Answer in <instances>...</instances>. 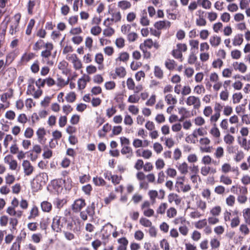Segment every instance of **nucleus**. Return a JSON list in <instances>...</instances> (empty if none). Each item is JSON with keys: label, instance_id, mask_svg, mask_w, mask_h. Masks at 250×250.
I'll use <instances>...</instances> for the list:
<instances>
[{"label": "nucleus", "instance_id": "obj_5", "mask_svg": "<svg viewBox=\"0 0 250 250\" xmlns=\"http://www.w3.org/2000/svg\"><path fill=\"white\" fill-rule=\"evenodd\" d=\"M221 171L223 173L226 174L229 172H233L236 174V176L239 174V171L238 167H231V165L228 163H224L221 167Z\"/></svg>", "mask_w": 250, "mask_h": 250}, {"label": "nucleus", "instance_id": "obj_7", "mask_svg": "<svg viewBox=\"0 0 250 250\" xmlns=\"http://www.w3.org/2000/svg\"><path fill=\"white\" fill-rule=\"evenodd\" d=\"M5 163L9 165V169L12 170H15L18 167V163L17 161L13 159L11 155H6L4 158Z\"/></svg>", "mask_w": 250, "mask_h": 250}, {"label": "nucleus", "instance_id": "obj_27", "mask_svg": "<svg viewBox=\"0 0 250 250\" xmlns=\"http://www.w3.org/2000/svg\"><path fill=\"white\" fill-rule=\"evenodd\" d=\"M121 152L123 155H126L128 158H131L133 155L132 149L129 146L122 147Z\"/></svg>", "mask_w": 250, "mask_h": 250}, {"label": "nucleus", "instance_id": "obj_44", "mask_svg": "<svg viewBox=\"0 0 250 250\" xmlns=\"http://www.w3.org/2000/svg\"><path fill=\"white\" fill-rule=\"evenodd\" d=\"M50 223V219L49 218L42 219L40 223V228L42 229H46Z\"/></svg>", "mask_w": 250, "mask_h": 250}, {"label": "nucleus", "instance_id": "obj_59", "mask_svg": "<svg viewBox=\"0 0 250 250\" xmlns=\"http://www.w3.org/2000/svg\"><path fill=\"white\" fill-rule=\"evenodd\" d=\"M202 216V214L196 209H194L189 214V216L193 219L200 218Z\"/></svg>", "mask_w": 250, "mask_h": 250}, {"label": "nucleus", "instance_id": "obj_3", "mask_svg": "<svg viewBox=\"0 0 250 250\" xmlns=\"http://www.w3.org/2000/svg\"><path fill=\"white\" fill-rule=\"evenodd\" d=\"M185 102L188 106H192L195 109H198L201 106L200 98L195 96H188Z\"/></svg>", "mask_w": 250, "mask_h": 250}, {"label": "nucleus", "instance_id": "obj_55", "mask_svg": "<svg viewBox=\"0 0 250 250\" xmlns=\"http://www.w3.org/2000/svg\"><path fill=\"white\" fill-rule=\"evenodd\" d=\"M35 21L34 19H31L28 24L27 29L26 30V34L30 35L31 34L32 30L34 26Z\"/></svg>", "mask_w": 250, "mask_h": 250}, {"label": "nucleus", "instance_id": "obj_51", "mask_svg": "<svg viewBox=\"0 0 250 250\" xmlns=\"http://www.w3.org/2000/svg\"><path fill=\"white\" fill-rule=\"evenodd\" d=\"M235 202V198L232 195H229L226 199V204L229 207L234 206Z\"/></svg>", "mask_w": 250, "mask_h": 250}, {"label": "nucleus", "instance_id": "obj_53", "mask_svg": "<svg viewBox=\"0 0 250 250\" xmlns=\"http://www.w3.org/2000/svg\"><path fill=\"white\" fill-rule=\"evenodd\" d=\"M153 42L150 39L146 40L144 43H141L140 45H143V48H146V47L150 49L153 46Z\"/></svg>", "mask_w": 250, "mask_h": 250}, {"label": "nucleus", "instance_id": "obj_25", "mask_svg": "<svg viewBox=\"0 0 250 250\" xmlns=\"http://www.w3.org/2000/svg\"><path fill=\"white\" fill-rule=\"evenodd\" d=\"M185 179V176H179L177 178V181L175 183V188L177 192H180V188L184 186Z\"/></svg>", "mask_w": 250, "mask_h": 250}, {"label": "nucleus", "instance_id": "obj_58", "mask_svg": "<svg viewBox=\"0 0 250 250\" xmlns=\"http://www.w3.org/2000/svg\"><path fill=\"white\" fill-rule=\"evenodd\" d=\"M176 214L177 210L173 207L170 208L169 209H167V216L169 218H173L176 215Z\"/></svg>", "mask_w": 250, "mask_h": 250}, {"label": "nucleus", "instance_id": "obj_10", "mask_svg": "<svg viewBox=\"0 0 250 250\" xmlns=\"http://www.w3.org/2000/svg\"><path fill=\"white\" fill-rule=\"evenodd\" d=\"M129 59V55L126 52H123L119 54L118 57L115 59V63L116 65H120L121 62L126 63Z\"/></svg>", "mask_w": 250, "mask_h": 250}, {"label": "nucleus", "instance_id": "obj_36", "mask_svg": "<svg viewBox=\"0 0 250 250\" xmlns=\"http://www.w3.org/2000/svg\"><path fill=\"white\" fill-rule=\"evenodd\" d=\"M221 208L219 206H216L213 207L210 210V213L214 216H218L221 212Z\"/></svg>", "mask_w": 250, "mask_h": 250}, {"label": "nucleus", "instance_id": "obj_1", "mask_svg": "<svg viewBox=\"0 0 250 250\" xmlns=\"http://www.w3.org/2000/svg\"><path fill=\"white\" fill-rule=\"evenodd\" d=\"M45 50L41 52V56L42 57V61L48 65H52L53 62L49 60L51 55V51L53 49V45L51 43L47 42L45 44Z\"/></svg>", "mask_w": 250, "mask_h": 250}, {"label": "nucleus", "instance_id": "obj_34", "mask_svg": "<svg viewBox=\"0 0 250 250\" xmlns=\"http://www.w3.org/2000/svg\"><path fill=\"white\" fill-rule=\"evenodd\" d=\"M208 224L207 220L206 219L200 220L194 224L195 227L197 229L204 228Z\"/></svg>", "mask_w": 250, "mask_h": 250}, {"label": "nucleus", "instance_id": "obj_26", "mask_svg": "<svg viewBox=\"0 0 250 250\" xmlns=\"http://www.w3.org/2000/svg\"><path fill=\"white\" fill-rule=\"evenodd\" d=\"M220 182L225 185H230L232 180L230 177L226 174H222L220 177Z\"/></svg>", "mask_w": 250, "mask_h": 250}, {"label": "nucleus", "instance_id": "obj_64", "mask_svg": "<svg viewBox=\"0 0 250 250\" xmlns=\"http://www.w3.org/2000/svg\"><path fill=\"white\" fill-rule=\"evenodd\" d=\"M244 158V153L242 150L237 151L236 153L234 160L236 162L241 161Z\"/></svg>", "mask_w": 250, "mask_h": 250}, {"label": "nucleus", "instance_id": "obj_28", "mask_svg": "<svg viewBox=\"0 0 250 250\" xmlns=\"http://www.w3.org/2000/svg\"><path fill=\"white\" fill-rule=\"evenodd\" d=\"M177 166L178 169L183 174H186L188 172V166L186 162L179 163Z\"/></svg>", "mask_w": 250, "mask_h": 250}, {"label": "nucleus", "instance_id": "obj_4", "mask_svg": "<svg viewBox=\"0 0 250 250\" xmlns=\"http://www.w3.org/2000/svg\"><path fill=\"white\" fill-rule=\"evenodd\" d=\"M126 85L128 89L133 90L135 93H139L143 89V87L142 84H139L135 86V82L131 78H129L127 79Z\"/></svg>", "mask_w": 250, "mask_h": 250}, {"label": "nucleus", "instance_id": "obj_60", "mask_svg": "<svg viewBox=\"0 0 250 250\" xmlns=\"http://www.w3.org/2000/svg\"><path fill=\"white\" fill-rule=\"evenodd\" d=\"M186 222V220L184 217L180 216L176 218L173 221V223L175 225H184Z\"/></svg>", "mask_w": 250, "mask_h": 250}, {"label": "nucleus", "instance_id": "obj_56", "mask_svg": "<svg viewBox=\"0 0 250 250\" xmlns=\"http://www.w3.org/2000/svg\"><path fill=\"white\" fill-rule=\"evenodd\" d=\"M210 133L215 138H219L220 136V132L219 129L216 127V125L214 124V126L210 130Z\"/></svg>", "mask_w": 250, "mask_h": 250}, {"label": "nucleus", "instance_id": "obj_37", "mask_svg": "<svg viewBox=\"0 0 250 250\" xmlns=\"http://www.w3.org/2000/svg\"><path fill=\"white\" fill-rule=\"evenodd\" d=\"M205 88L202 84L197 85L193 88V92L198 95L205 93Z\"/></svg>", "mask_w": 250, "mask_h": 250}, {"label": "nucleus", "instance_id": "obj_2", "mask_svg": "<svg viewBox=\"0 0 250 250\" xmlns=\"http://www.w3.org/2000/svg\"><path fill=\"white\" fill-rule=\"evenodd\" d=\"M66 223V218L56 215L53 218L51 227L54 231L59 232L62 231Z\"/></svg>", "mask_w": 250, "mask_h": 250}, {"label": "nucleus", "instance_id": "obj_42", "mask_svg": "<svg viewBox=\"0 0 250 250\" xmlns=\"http://www.w3.org/2000/svg\"><path fill=\"white\" fill-rule=\"evenodd\" d=\"M66 203V200L64 199L57 198L54 201V205L57 208H61Z\"/></svg>", "mask_w": 250, "mask_h": 250}, {"label": "nucleus", "instance_id": "obj_30", "mask_svg": "<svg viewBox=\"0 0 250 250\" xmlns=\"http://www.w3.org/2000/svg\"><path fill=\"white\" fill-rule=\"evenodd\" d=\"M215 157L217 159H220L224 155V149L222 146H218L214 153Z\"/></svg>", "mask_w": 250, "mask_h": 250}, {"label": "nucleus", "instance_id": "obj_33", "mask_svg": "<svg viewBox=\"0 0 250 250\" xmlns=\"http://www.w3.org/2000/svg\"><path fill=\"white\" fill-rule=\"evenodd\" d=\"M234 140V137L229 133H227L224 137V141L228 145H232Z\"/></svg>", "mask_w": 250, "mask_h": 250}, {"label": "nucleus", "instance_id": "obj_19", "mask_svg": "<svg viewBox=\"0 0 250 250\" xmlns=\"http://www.w3.org/2000/svg\"><path fill=\"white\" fill-rule=\"evenodd\" d=\"M118 242L119 245L118 247L117 250H126L127 246L128 244V241L125 237H122L118 240Z\"/></svg>", "mask_w": 250, "mask_h": 250}, {"label": "nucleus", "instance_id": "obj_35", "mask_svg": "<svg viewBox=\"0 0 250 250\" xmlns=\"http://www.w3.org/2000/svg\"><path fill=\"white\" fill-rule=\"evenodd\" d=\"M112 22H117L121 20V15L119 11H115L112 13V18H110Z\"/></svg>", "mask_w": 250, "mask_h": 250}, {"label": "nucleus", "instance_id": "obj_8", "mask_svg": "<svg viewBox=\"0 0 250 250\" xmlns=\"http://www.w3.org/2000/svg\"><path fill=\"white\" fill-rule=\"evenodd\" d=\"M232 66L234 70L241 73H245L247 72L248 67L243 62H234L232 63Z\"/></svg>", "mask_w": 250, "mask_h": 250}, {"label": "nucleus", "instance_id": "obj_23", "mask_svg": "<svg viewBox=\"0 0 250 250\" xmlns=\"http://www.w3.org/2000/svg\"><path fill=\"white\" fill-rule=\"evenodd\" d=\"M39 215V211L38 207L36 206H33L30 210V214L28 217L29 220L35 219Z\"/></svg>", "mask_w": 250, "mask_h": 250}, {"label": "nucleus", "instance_id": "obj_15", "mask_svg": "<svg viewBox=\"0 0 250 250\" xmlns=\"http://www.w3.org/2000/svg\"><path fill=\"white\" fill-rule=\"evenodd\" d=\"M164 99L166 103L169 105H174L177 103L176 96L170 93L166 94Z\"/></svg>", "mask_w": 250, "mask_h": 250}, {"label": "nucleus", "instance_id": "obj_45", "mask_svg": "<svg viewBox=\"0 0 250 250\" xmlns=\"http://www.w3.org/2000/svg\"><path fill=\"white\" fill-rule=\"evenodd\" d=\"M239 231L243 234L244 235H247L250 233V229L248 228L247 224H243L240 226L239 227Z\"/></svg>", "mask_w": 250, "mask_h": 250}, {"label": "nucleus", "instance_id": "obj_13", "mask_svg": "<svg viewBox=\"0 0 250 250\" xmlns=\"http://www.w3.org/2000/svg\"><path fill=\"white\" fill-rule=\"evenodd\" d=\"M66 226H64V228L67 230H72L74 232H78L80 230V222H78V224L75 222H67L65 224Z\"/></svg>", "mask_w": 250, "mask_h": 250}, {"label": "nucleus", "instance_id": "obj_16", "mask_svg": "<svg viewBox=\"0 0 250 250\" xmlns=\"http://www.w3.org/2000/svg\"><path fill=\"white\" fill-rule=\"evenodd\" d=\"M58 68L62 71V74L65 75H67L70 71L68 68V63L65 61L60 62L58 63Z\"/></svg>", "mask_w": 250, "mask_h": 250}, {"label": "nucleus", "instance_id": "obj_57", "mask_svg": "<svg viewBox=\"0 0 250 250\" xmlns=\"http://www.w3.org/2000/svg\"><path fill=\"white\" fill-rule=\"evenodd\" d=\"M223 64V62L220 58H218L213 61L212 66L214 68H220Z\"/></svg>", "mask_w": 250, "mask_h": 250}, {"label": "nucleus", "instance_id": "obj_12", "mask_svg": "<svg viewBox=\"0 0 250 250\" xmlns=\"http://www.w3.org/2000/svg\"><path fill=\"white\" fill-rule=\"evenodd\" d=\"M21 16L20 14H17L15 15L14 18L15 21L12 23L9 30V33L11 35H13L17 32L21 19Z\"/></svg>", "mask_w": 250, "mask_h": 250}, {"label": "nucleus", "instance_id": "obj_31", "mask_svg": "<svg viewBox=\"0 0 250 250\" xmlns=\"http://www.w3.org/2000/svg\"><path fill=\"white\" fill-rule=\"evenodd\" d=\"M137 93H135V92L134 91V94L129 96L127 100V102L131 104L138 103L140 99V97L139 95H138Z\"/></svg>", "mask_w": 250, "mask_h": 250}, {"label": "nucleus", "instance_id": "obj_47", "mask_svg": "<svg viewBox=\"0 0 250 250\" xmlns=\"http://www.w3.org/2000/svg\"><path fill=\"white\" fill-rule=\"evenodd\" d=\"M93 181L96 186H103L105 185V182L101 177H94L93 179Z\"/></svg>", "mask_w": 250, "mask_h": 250}, {"label": "nucleus", "instance_id": "obj_6", "mask_svg": "<svg viewBox=\"0 0 250 250\" xmlns=\"http://www.w3.org/2000/svg\"><path fill=\"white\" fill-rule=\"evenodd\" d=\"M86 203L85 200L83 199L80 198L75 200L72 205V209L74 212H80L85 206Z\"/></svg>", "mask_w": 250, "mask_h": 250}, {"label": "nucleus", "instance_id": "obj_29", "mask_svg": "<svg viewBox=\"0 0 250 250\" xmlns=\"http://www.w3.org/2000/svg\"><path fill=\"white\" fill-rule=\"evenodd\" d=\"M166 26H168V27L170 26V22L169 21H159L156 22L154 24L155 27L159 30L165 28Z\"/></svg>", "mask_w": 250, "mask_h": 250}, {"label": "nucleus", "instance_id": "obj_38", "mask_svg": "<svg viewBox=\"0 0 250 250\" xmlns=\"http://www.w3.org/2000/svg\"><path fill=\"white\" fill-rule=\"evenodd\" d=\"M118 6L123 10H125L131 7L130 3L126 0H122L118 2Z\"/></svg>", "mask_w": 250, "mask_h": 250}, {"label": "nucleus", "instance_id": "obj_17", "mask_svg": "<svg viewBox=\"0 0 250 250\" xmlns=\"http://www.w3.org/2000/svg\"><path fill=\"white\" fill-rule=\"evenodd\" d=\"M6 212L12 216L15 217V218H20L22 215L23 211L18 210H16L14 208L8 207L7 208Z\"/></svg>", "mask_w": 250, "mask_h": 250}, {"label": "nucleus", "instance_id": "obj_20", "mask_svg": "<svg viewBox=\"0 0 250 250\" xmlns=\"http://www.w3.org/2000/svg\"><path fill=\"white\" fill-rule=\"evenodd\" d=\"M41 208L44 212H50L52 208V205L51 203L44 201L41 203Z\"/></svg>", "mask_w": 250, "mask_h": 250}, {"label": "nucleus", "instance_id": "obj_21", "mask_svg": "<svg viewBox=\"0 0 250 250\" xmlns=\"http://www.w3.org/2000/svg\"><path fill=\"white\" fill-rule=\"evenodd\" d=\"M209 43L212 47H217L221 43V39L220 37L217 35H213L209 38Z\"/></svg>", "mask_w": 250, "mask_h": 250}, {"label": "nucleus", "instance_id": "obj_18", "mask_svg": "<svg viewBox=\"0 0 250 250\" xmlns=\"http://www.w3.org/2000/svg\"><path fill=\"white\" fill-rule=\"evenodd\" d=\"M243 36L242 34L235 35L232 40V44L234 46H240L243 42Z\"/></svg>", "mask_w": 250, "mask_h": 250}, {"label": "nucleus", "instance_id": "obj_14", "mask_svg": "<svg viewBox=\"0 0 250 250\" xmlns=\"http://www.w3.org/2000/svg\"><path fill=\"white\" fill-rule=\"evenodd\" d=\"M238 143L244 150L247 151L250 150V140L247 141L246 138L238 137Z\"/></svg>", "mask_w": 250, "mask_h": 250}, {"label": "nucleus", "instance_id": "obj_62", "mask_svg": "<svg viewBox=\"0 0 250 250\" xmlns=\"http://www.w3.org/2000/svg\"><path fill=\"white\" fill-rule=\"evenodd\" d=\"M233 70L230 68H227L223 70L222 72V76L224 78H230L232 73Z\"/></svg>", "mask_w": 250, "mask_h": 250}, {"label": "nucleus", "instance_id": "obj_43", "mask_svg": "<svg viewBox=\"0 0 250 250\" xmlns=\"http://www.w3.org/2000/svg\"><path fill=\"white\" fill-rule=\"evenodd\" d=\"M154 73L155 76L158 79H161L163 77V71L161 68L158 66H155Z\"/></svg>", "mask_w": 250, "mask_h": 250}, {"label": "nucleus", "instance_id": "obj_40", "mask_svg": "<svg viewBox=\"0 0 250 250\" xmlns=\"http://www.w3.org/2000/svg\"><path fill=\"white\" fill-rule=\"evenodd\" d=\"M243 98V95L241 92L234 93L232 95V102L234 104L239 103Z\"/></svg>", "mask_w": 250, "mask_h": 250}, {"label": "nucleus", "instance_id": "obj_11", "mask_svg": "<svg viewBox=\"0 0 250 250\" xmlns=\"http://www.w3.org/2000/svg\"><path fill=\"white\" fill-rule=\"evenodd\" d=\"M23 172L26 176L30 175L34 171V167L28 160H24L22 163Z\"/></svg>", "mask_w": 250, "mask_h": 250}, {"label": "nucleus", "instance_id": "obj_46", "mask_svg": "<svg viewBox=\"0 0 250 250\" xmlns=\"http://www.w3.org/2000/svg\"><path fill=\"white\" fill-rule=\"evenodd\" d=\"M165 65L169 70H172L175 68L176 62L173 60L168 59L165 62Z\"/></svg>", "mask_w": 250, "mask_h": 250}, {"label": "nucleus", "instance_id": "obj_48", "mask_svg": "<svg viewBox=\"0 0 250 250\" xmlns=\"http://www.w3.org/2000/svg\"><path fill=\"white\" fill-rule=\"evenodd\" d=\"M210 245L212 249H215L220 247V243L217 238H213L210 241Z\"/></svg>", "mask_w": 250, "mask_h": 250}, {"label": "nucleus", "instance_id": "obj_63", "mask_svg": "<svg viewBox=\"0 0 250 250\" xmlns=\"http://www.w3.org/2000/svg\"><path fill=\"white\" fill-rule=\"evenodd\" d=\"M35 55L33 53L24 54L22 57L21 60L23 62H28L30 60L33 59Z\"/></svg>", "mask_w": 250, "mask_h": 250}, {"label": "nucleus", "instance_id": "obj_9", "mask_svg": "<svg viewBox=\"0 0 250 250\" xmlns=\"http://www.w3.org/2000/svg\"><path fill=\"white\" fill-rule=\"evenodd\" d=\"M46 134V130L43 127L39 128L36 131L38 141L41 145H44L46 143V138L45 137Z\"/></svg>", "mask_w": 250, "mask_h": 250}, {"label": "nucleus", "instance_id": "obj_24", "mask_svg": "<svg viewBox=\"0 0 250 250\" xmlns=\"http://www.w3.org/2000/svg\"><path fill=\"white\" fill-rule=\"evenodd\" d=\"M88 76L79 79L78 81V86L80 89H83L85 87L87 83L89 81Z\"/></svg>", "mask_w": 250, "mask_h": 250}, {"label": "nucleus", "instance_id": "obj_52", "mask_svg": "<svg viewBox=\"0 0 250 250\" xmlns=\"http://www.w3.org/2000/svg\"><path fill=\"white\" fill-rule=\"evenodd\" d=\"M210 82L215 83L219 81V77L216 72L211 73L209 76Z\"/></svg>", "mask_w": 250, "mask_h": 250}, {"label": "nucleus", "instance_id": "obj_39", "mask_svg": "<svg viewBox=\"0 0 250 250\" xmlns=\"http://www.w3.org/2000/svg\"><path fill=\"white\" fill-rule=\"evenodd\" d=\"M172 55L176 59H179L180 62L183 61L182 53L176 48H174L172 51Z\"/></svg>", "mask_w": 250, "mask_h": 250}, {"label": "nucleus", "instance_id": "obj_41", "mask_svg": "<svg viewBox=\"0 0 250 250\" xmlns=\"http://www.w3.org/2000/svg\"><path fill=\"white\" fill-rule=\"evenodd\" d=\"M196 24L199 26H204L207 24V21L203 15H200L199 17L196 20Z\"/></svg>", "mask_w": 250, "mask_h": 250}, {"label": "nucleus", "instance_id": "obj_22", "mask_svg": "<svg viewBox=\"0 0 250 250\" xmlns=\"http://www.w3.org/2000/svg\"><path fill=\"white\" fill-rule=\"evenodd\" d=\"M242 215L245 223L250 225V208H244L242 211Z\"/></svg>", "mask_w": 250, "mask_h": 250}, {"label": "nucleus", "instance_id": "obj_61", "mask_svg": "<svg viewBox=\"0 0 250 250\" xmlns=\"http://www.w3.org/2000/svg\"><path fill=\"white\" fill-rule=\"evenodd\" d=\"M140 223L145 227H150L152 226L151 222L146 218H141L140 219Z\"/></svg>", "mask_w": 250, "mask_h": 250}, {"label": "nucleus", "instance_id": "obj_49", "mask_svg": "<svg viewBox=\"0 0 250 250\" xmlns=\"http://www.w3.org/2000/svg\"><path fill=\"white\" fill-rule=\"evenodd\" d=\"M230 55L233 59L238 60L241 58L242 53L239 50L234 49L231 51Z\"/></svg>", "mask_w": 250, "mask_h": 250}, {"label": "nucleus", "instance_id": "obj_32", "mask_svg": "<svg viewBox=\"0 0 250 250\" xmlns=\"http://www.w3.org/2000/svg\"><path fill=\"white\" fill-rule=\"evenodd\" d=\"M115 74L120 78H124L126 75V72L125 68L124 67L119 66L118 67L116 68Z\"/></svg>", "mask_w": 250, "mask_h": 250}, {"label": "nucleus", "instance_id": "obj_50", "mask_svg": "<svg viewBox=\"0 0 250 250\" xmlns=\"http://www.w3.org/2000/svg\"><path fill=\"white\" fill-rule=\"evenodd\" d=\"M37 178L42 183L45 184L48 181V175L46 173H41L38 176Z\"/></svg>", "mask_w": 250, "mask_h": 250}, {"label": "nucleus", "instance_id": "obj_54", "mask_svg": "<svg viewBox=\"0 0 250 250\" xmlns=\"http://www.w3.org/2000/svg\"><path fill=\"white\" fill-rule=\"evenodd\" d=\"M69 80V78H68L66 81L62 78H59L57 79V85L59 87H63L68 84Z\"/></svg>", "mask_w": 250, "mask_h": 250}]
</instances>
